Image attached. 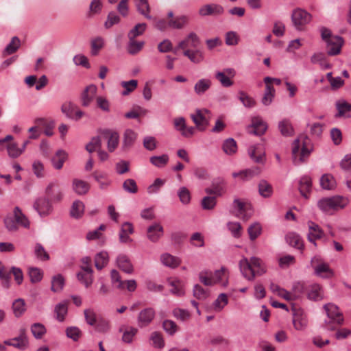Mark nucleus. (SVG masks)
I'll use <instances>...</instances> for the list:
<instances>
[{"label": "nucleus", "mask_w": 351, "mask_h": 351, "mask_svg": "<svg viewBox=\"0 0 351 351\" xmlns=\"http://www.w3.org/2000/svg\"><path fill=\"white\" fill-rule=\"evenodd\" d=\"M239 266L243 276L250 281L254 280L256 276H261L267 271L263 261L256 256L250 259L243 257L239 263Z\"/></svg>", "instance_id": "obj_1"}, {"label": "nucleus", "mask_w": 351, "mask_h": 351, "mask_svg": "<svg viewBox=\"0 0 351 351\" xmlns=\"http://www.w3.org/2000/svg\"><path fill=\"white\" fill-rule=\"evenodd\" d=\"M311 140L305 134L300 135L294 141L292 147V155L293 163L299 165L306 161L311 152Z\"/></svg>", "instance_id": "obj_2"}, {"label": "nucleus", "mask_w": 351, "mask_h": 351, "mask_svg": "<svg viewBox=\"0 0 351 351\" xmlns=\"http://www.w3.org/2000/svg\"><path fill=\"white\" fill-rule=\"evenodd\" d=\"M348 204V199L343 196L335 195L324 197L317 202L318 208L327 215H333L343 209Z\"/></svg>", "instance_id": "obj_3"}, {"label": "nucleus", "mask_w": 351, "mask_h": 351, "mask_svg": "<svg viewBox=\"0 0 351 351\" xmlns=\"http://www.w3.org/2000/svg\"><path fill=\"white\" fill-rule=\"evenodd\" d=\"M229 273L227 269L221 267L220 269L211 271H202L199 274V280L206 286L219 285L226 287L228 284Z\"/></svg>", "instance_id": "obj_4"}, {"label": "nucleus", "mask_w": 351, "mask_h": 351, "mask_svg": "<svg viewBox=\"0 0 351 351\" xmlns=\"http://www.w3.org/2000/svg\"><path fill=\"white\" fill-rule=\"evenodd\" d=\"M324 308L328 318L325 321L324 327L328 330L335 331L343 324V315L338 306L332 303L325 304Z\"/></svg>", "instance_id": "obj_5"}, {"label": "nucleus", "mask_w": 351, "mask_h": 351, "mask_svg": "<svg viewBox=\"0 0 351 351\" xmlns=\"http://www.w3.org/2000/svg\"><path fill=\"white\" fill-rule=\"evenodd\" d=\"M321 36L326 43L327 52L329 56H336L340 53L343 44L341 37L332 35L330 30L326 27L321 29Z\"/></svg>", "instance_id": "obj_6"}, {"label": "nucleus", "mask_w": 351, "mask_h": 351, "mask_svg": "<svg viewBox=\"0 0 351 351\" xmlns=\"http://www.w3.org/2000/svg\"><path fill=\"white\" fill-rule=\"evenodd\" d=\"M311 266L313 269L315 274L317 276L324 278H329L333 276V271L319 256H315L312 258Z\"/></svg>", "instance_id": "obj_7"}, {"label": "nucleus", "mask_w": 351, "mask_h": 351, "mask_svg": "<svg viewBox=\"0 0 351 351\" xmlns=\"http://www.w3.org/2000/svg\"><path fill=\"white\" fill-rule=\"evenodd\" d=\"M190 117L196 128L199 131H204L209 124L210 112L207 109H197Z\"/></svg>", "instance_id": "obj_8"}, {"label": "nucleus", "mask_w": 351, "mask_h": 351, "mask_svg": "<svg viewBox=\"0 0 351 351\" xmlns=\"http://www.w3.org/2000/svg\"><path fill=\"white\" fill-rule=\"evenodd\" d=\"M292 324L293 328L298 331H304L307 328L308 320L304 310L295 306L292 308Z\"/></svg>", "instance_id": "obj_9"}, {"label": "nucleus", "mask_w": 351, "mask_h": 351, "mask_svg": "<svg viewBox=\"0 0 351 351\" xmlns=\"http://www.w3.org/2000/svg\"><path fill=\"white\" fill-rule=\"evenodd\" d=\"M4 344L12 346L20 350H25L29 347V339L27 335V330L25 328L19 329V335L10 339L4 341Z\"/></svg>", "instance_id": "obj_10"}, {"label": "nucleus", "mask_w": 351, "mask_h": 351, "mask_svg": "<svg viewBox=\"0 0 351 351\" xmlns=\"http://www.w3.org/2000/svg\"><path fill=\"white\" fill-rule=\"evenodd\" d=\"M233 204L234 214L237 217L243 220H247L252 216V206L249 202L237 199Z\"/></svg>", "instance_id": "obj_11"}, {"label": "nucleus", "mask_w": 351, "mask_h": 351, "mask_svg": "<svg viewBox=\"0 0 351 351\" xmlns=\"http://www.w3.org/2000/svg\"><path fill=\"white\" fill-rule=\"evenodd\" d=\"M200 43L198 36L195 32H191L184 40L179 42L178 46L174 49L173 53H176L179 49L191 50L197 48Z\"/></svg>", "instance_id": "obj_12"}, {"label": "nucleus", "mask_w": 351, "mask_h": 351, "mask_svg": "<svg viewBox=\"0 0 351 351\" xmlns=\"http://www.w3.org/2000/svg\"><path fill=\"white\" fill-rule=\"evenodd\" d=\"M311 20V15L302 9H296L292 14V21L294 26L298 30H302L303 27Z\"/></svg>", "instance_id": "obj_13"}, {"label": "nucleus", "mask_w": 351, "mask_h": 351, "mask_svg": "<svg viewBox=\"0 0 351 351\" xmlns=\"http://www.w3.org/2000/svg\"><path fill=\"white\" fill-rule=\"evenodd\" d=\"M236 75V71L232 68H226L221 71L215 73V77L223 87H230L234 82L232 78Z\"/></svg>", "instance_id": "obj_14"}, {"label": "nucleus", "mask_w": 351, "mask_h": 351, "mask_svg": "<svg viewBox=\"0 0 351 351\" xmlns=\"http://www.w3.org/2000/svg\"><path fill=\"white\" fill-rule=\"evenodd\" d=\"M173 123L175 129L178 131L181 135L185 138H190L195 134V128L192 126H187L186 119L182 117H176L173 120Z\"/></svg>", "instance_id": "obj_15"}, {"label": "nucleus", "mask_w": 351, "mask_h": 351, "mask_svg": "<svg viewBox=\"0 0 351 351\" xmlns=\"http://www.w3.org/2000/svg\"><path fill=\"white\" fill-rule=\"evenodd\" d=\"M12 139L13 137L11 135L0 139V150H3L6 147L8 155L12 158H17L23 153V150L18 147L16 143L10 142Z\"/></svg>", "instance_id": "obj_16"}, {"label": "nucleus", "mask_w": 351, "mask_h": 351, "mask_svg": "<svg viewBox=\"0 0 351 351\" xmlns=\"http://www.w3.org/2000/svg\"><path fill=\"white\" fill-rule=\"evenodd\" d=\"M156 315L154 309L147 307L141 310L137 317V324L140 328L149 326L154 320Z\"/></svg>", "instance_id": "obj_17"}, {"label": "nucleus", "mask_w": 351, "mask_h": 351, "mask_svg": "<svg viewBox=\"0 0 351 351\" xmlns=\"http://www.w3.org/2000/svg\"><path fill=\"white\" fill-rule=\"evenodd\" d=\"M34 208L40 217H46L52 212V205L48 198L40 197L34 204Z\"/></svg>", "instance_id": "obj_18"}, {"label": "nucleus", "mask_w": 351, "mask_h": 351, "mask_svg": "<svg viewBox=\"0 0 351 351\" xmlns=\"http://www.w3.org/2000/svg\"><path fill=\"white\" fill-rule=\"evenodd\" d=\"M169 27L172 29H183L189 22V17L186 15L174 16L173 12H168Z\"/></svg>", "instance_id": "obj_19"}, {"label": "nucleus", "mask_w": 351, "mask_h": 351, "mask_svg": "<svg viewBox=\"0 0 351 351\" xmlns=\"http://www.w3.org/2000/svg\"><path fill=\"white\" fill-rule=\"evenodd\" d=\"M101 136L108 141V149L112 152L117 147L119 136L117 132L105 130L101 133Z\"/></svg>", "instance_id": "obj_20"}, {"label": "nucleus", "mask_w": 351, "mask_h": 351, "mask_svg": "<svg viewBox=\"0 0 351 351\" xmlns=\"http://www.w3.org/2000/svg\"><path fill=\"white\" fill-rule=\"evenodd\" d=\"M308 240L309 242L314 244L315 246L317 245L315 241L317 239H320L324 236V232L322 228L315 223L313 221L308 222Z\"/></svg>", "instance_id": "obj_21"}, {"label": "nucleus", "mask_w": 351, "mask_h": 351, "mask_svg": "<svg viewBox=\"0 0 351 351\" xmlns=\"http://www.w3.org/2000/svg\"><path fill=\"white\" fill-rule=\"evenodd\" d=\"M267 129V125L261 117H256L252 119V125L249 132L255 135L263 134Z\"/></svg>", "instance_id": "obj_22"}, {"label": "nucleus", "mask_w": 351, "mask_h": 351, "mask_svg": "<svg viewBox=\"0 0 351 351\" xmlns=\"http://www.w3.org/2000/svg\"><path fill=\"white\" fill-rule=\"evenodd\" d=\"M223 12V8L220 5L217 4H206L202 6L198 11V13L202 16L210 15H219Z\"/></svg>", "instance_id": "obj_23"}, {"label": "nucleus", "mask_w": 351, "mask_h": 351, "mask_svg": "<svg viewBox=\"0 0 351 351\" xmlns=\"http://www.w3.org/2000/svg\"><path fill=\"white\" fill-rule=\"evenodd\" d=\"M97 86L93 84H90L85 88L81 96L83 106L86 107L90 105L97 93Z\"/></svg>", "instance_id": "obj_24"}, {"label": "nucleus", "mask_w": 351, "mask_h": 351, "mask_svg": "<svg viewBox=\"0 0 351 351\" xmlns=\"http://www.w3.org/2000/svg\"><path fill=\"white\" fill-rule=\"evenodd\" d=\"M46 195L53 201L59 202L62 198V193L60 189L59 185L55 182H51L47 186L45 190Z\"/></svg>", "instance_id": "obj_25"}, {"label": "nucleus", "mask_w": 351, "mask_h": 351, "mask_svg": "<svg viewBox=\"0 0 351 351\" xmlns=\"http://www.w3.org/2000/svg\"><path fill=\"white\" fill-rule=\"evenodd\" d=\"M307 297L311 300L318 301L324 298L323 289L319 284H313L307 289Z\"/></svg>", "instance_id": "obj_26"}, {"label": "nucleus", "mask_w": 351, "mask_h": 351, "mask_svg": "<svg viewBox=\"0 0 351 351\" xmlns=\"http://www.w3.org/2000/svg\"><path fill=\"white\" fill-rule=\"evenodd\" d=\"M163 234V228L159 223H155L147 228V236L152 242H156Z\"/></svg>", "instance_id": "obj_27"}, {"label": "nucleus", "mask_w": 351, "mask_h": 351, "mask_svg": "<svg viewBox=\"0 0 351 351\" xmlns=\"http://www.w3.org/2000/svg\"><path fill=\"white\" fill-rule=\"evenodd\" d=\"M134 232L133 226L129 222L122 224L119 232V241L121 243H129L132 241L130 235Z\"/></svg>", "instance_id": "obj_28"}, {"label": "nucleus", "mask_w": 351, "mask_h": 351, "mask_svg": "<svg viewBox=\"0 0 351 351\" xmlns=\"http://www.w3.org/2000/svg\"><path fill=\"white\" fill-rule=\"evenodd\" d=\"M137 11L147 19H152L150 15L151 8L148 0H134Z\"/></svg>", "instance_id": "obj_29"}, {"label": "nucleus", "mask_w": 351, "mask_h": 351, "mask_svg": "<svg viewBox=\"0 0 351 351\" xmlns=\"http://www.w3.org/2000/svg\"><path fill=\"white\" fill-rule=\"evenodd\" d=\"M120 331L123 332L122 341L127 343H132L138 333V329L132 326H122Z\"/></svg>", "instance_id": "obj_30"}, {"label": "nucleus", "mask_w": 351, "mask_h": 351, "mask_svg": "<svg viewBox=\"0 0 351 351\" xmlns=\"http://www.w3.org/2000/svg\"><path fill=\"white\" fill-rule=\"evenodd\" d=\"M13 215L14 216L18 227L21 226L25 228H29V221L19 207L16 206L14 208Z\"/></svg>", "instance_id": "obj_31"}, {"label": "nucleus", "mask_w": 351, "mask_h": 351, "mask_svg": "<svg viewBox=\"0 0 351 351\" xmlns=\"http://www.w3.org/2000/svg\"><path fill=\"white\" fill-rule=\"evenodd\" d=\"M160 261L163 265L171 268H176L181 263V260L179 258L168 253L162 254Z\"/></svg>", "instance_id": "obj_32"}, {"label": "nucleus", "mask_w": 351, "mask_h": 351, "mask_svg": "<svg viewBox=\"0 0 351 351\" xmlns=\"http://www.w3.org/2000/svg\"><path fill=\"white\" fill-rule=\"evenodd\" d=\"M307 289H308L306 288L305 284L304 282H295L293 285L291 291H290L291 301L300 298L303 295L304 292L306 291H307Z\"/></svg>", "instance_id": "obj_33"}, {"label": "nucleus", "mask_w": 351, "mask_h": 351, "mask_svg": "<svg viewBox=\"0 0 351 351\" xmlns=\"http://www.w3.org/2000/svg\"><path fill=\"white\" fill-rule=\"evenodd\" d=\"M117 263L118 267L124 272L131 274L133 271V266L127 256L123 254L119 255L117 257Z\"/></svg>", "instance_id": "obj_34"}, {"label": "nucleus", "mask_w": 351, "mask_h": 351, "mask_svg": "<svg viewBox=\"0 0 351 351\" xmlns=\"http://www.w3.org/2000/svg\"><path fill=\"white\" fill-rule=\"evenodd\" d=\"M286 239L287 243L292 247L298 248L300 250H304V243L301 237L295 233V232H289L287 237Z\"/></svg>", "instance_id": "obj_35"}, {"label": "nucleus", "mask_w": 351, "mask_h": 351, "mask_svg": "<svg viewBox=\"0 0 351 351\" xmlns=\"http://www.w3.org/2000/svg\"><path fill=\"white\" fill-rule=\"evenodd\" d=\"M168 282L170 286H171L172 289H171V292L177 296H182L184 293V285L181 280L178 278H169Z\"/></svg>", "instance_id": "obj_36"}, {"label": "nucleus", "mask_w": 351, "mask_h": 351, "mask_svg": "<svg viewBox=\"0 0 351 351\" xmlns=\"http://www.w3.org/2000/svg\"><path fill=\"white\" fill-rule=\"evenodd\" d=\"M249 155L256 162L261 163L264 160V152L259 145L250 147L249 149Z\"/></svg>", "instance_id": "obj_37"}, {"label": "nucleus", "mask_w": 351, "mask_h": 351, "mask_svg": "<svg viewBox=\"0 0 351 351\" xmlns=\"http://www.w3.org/2000/svg\"><path fill=\"white\" fill-rule=\"evenodd\" d=\"M73 189L78 195H84L90 189V184L84 180L74 179L73 181Z\"/></svg>", "instance_id": "obj_38"}, {"label": "nucleus", "mask_w": 351, "mask_h": 351, "mask_svg": "<svg viewBox=\"0 0 351 351\" xmlns=\"http://www.w3.org/2000/svg\"><path fill=\"white\" fill-rule=\"evenodd\" d=\"M260 170L258 168L249 169L241 171L240 172H234L232 173L234 178L239 177L243 180H248L254 176L258 175Z\"/></svg>", "instance_id": "obj_39"}, {"label": "nucleus", "mask_w": 351, "mask_h": 351, "mask_svg": "<svg viewBox=\"0 0 351 351\" xmlns=\"http://www.w3.org/2000/svg\"><path fill=\"white\" fill-rule=\"evenodd\" d=\"M311 189V180L308 176H304L300 181L299 190L301 195L305 198H308V194L310 193Z\"/></svg>", "instance_id": "obj_40"}, {"label": "nucleus", "mask_w": 351, "mask_h": 351, "mask_svg": "<svg viewBox=\"0 0 351 351\" xmlns=\"http://www.w3.org/2000/svg\"><path fill=\"white\" fill-rule=\"evenodd\" d=\"M68 311V302L64 301L55 306L54 312L56 319L59 322H63Z\"/></svg>", "instance_id": "obj_41"}, {"label": "nucleus", "mask_w": 351, "mask_h": 351, "mask_svg": "<svg viewBox=\"0 0 351 351\" xmlns=\"http://www.w3.org/2000/svg\"><path fill=\"white\" fill-rule=\"evenodd\" d=\"M67 154L63 150H59L56 156L52 158V163L55 169H60L63 167L64 162L67 159Z\"/></svg>", "instance_id": "obj_42"}, {"label": "nucleus", "mask_w": 351, "mask_h": 351, "mask_svg": "<svg viewBox=\"0 0 351 351\" xmlns=\"http://www.w3.org/2000/svg\"><path fill=\"white\" fill-rule=\"evenodd\" d=\"M82 271L78 273V276L82 278L84 275H88L90 277V274L93 272L91 268V258L88 256L84 257L82 259Z\"/></svg>", "instance_id": "obj_43"}, {"label": "nucleus", "mask_w": 351, "mask_h": 351, "mask_svg": "<svg viewBox=\"0 0 351 351\" xmlns=\"http://www.w3.org/2000/svg\"><path fill=\"white\" fill-rule=\"evenodd\" d=\"M222 149L227 155H233L237 151V145L233 138H228L225 140L222 145Z\"/></svg>", "instance_id": "obj_44"}, {"label": "nucleus", "mask_w": 351, "mask_h": 351, "mask_svg": "<svg viewBox=\"0 0 351 351\" xmlns=\"http://www.w3.org/2000/svg\"><path fill=\"white\" fill-rule=\"evenodd\" d=\"M108 263V254L106 252H101L95 257V265L98 270L102 269Z\"/></svg>", "instance_id": "obj_45"}, {"label": "nucleus", "mask_w": 351, "mask_h": 351, "mask_svg": "<svg viewBox=\"0 0 351 351\" xmlns=\"http://www.w3.org/2000/svg\"><path fill=\"white\" fill-rule=\"evenodd\" d=\"M278 129L282 135L289 136L293 134V129L289 119H285L279 122Z\"/></svg>", "instance_id": "obj_46"}, {"label": "nucleus", "mask_w": 351, "mask_h": 351, "mask_svg": "<svg viewBox=\"0 0 351 351\" xmlns=\"http://www.w3.org/2000/svg\"><path fill=\"white\" fill-rule=\"evenodd\" d=\"M228 303V295L226 293H221L213 302V309L216 312H220Z\"/></svg>", "instance_id": "obj_47"}, {"label": "nucleus", "mask_w": 351, "mask_h": 351, "mask_svg": "<svg viewBox=\"0 0 351 351\" xmlns=\"http://www.w3.org/2000/svg\"><path fill=\"white\" fill-rule=\"evenodd\" d=\"M84 205L80 200L75 201L71 208V215L74 218H80L84 213Z\"/></svg>", "instance_id": "obj_48"}, {"label": "nucleus", "mask_w": 351, "mask_h": 351, "mask_svg": "<svg viewBox=\"0 0 351 351\" xmlns=\"http://www.w3.org/2000/svg\"><path fill=\"white\" fill-rule=\"evenodd\" d=\"M183 54L194 63H199L203 60L202 53L197 49L184 50Z\"/></svg>", "instance_id": "obj_49"}, {"label": "nucleus", "mask_w": 351, "mask_h": 351, "mask_svg": "<svg viewBox=\"0 0 351 351\" xmlns=\"http://www.w3.org/2000/svg\"><path fill=\"white\" fill-rule=\"evenodd\" d=\"M0 279L2 280V286L6 289L10 287V271L0 261Z\"/></svg>", "instance_id": "obj_50"}, {"label": "nucleus", "mask_w": 351, "mask_h": 351, "mask_svg": "<svg viewBox=\"0 0 351 351\" xmlns=\"http://www.w3.org/2000/svg\"><path fill=\"white\" fill-rule=\"evenodd\" d=\"M320 184L324 189L330 190L335 188L336 182L330 174H325L320 179Z\"/></svg>", "instance_id": "obj_51"}, {"label": "nucleus", "mask_w": 351, "mask_h": 351, "mask_svg": "<svg viewBox=\"0 0 351 351\" xmlns=\"http://www.w3.org/2000/svg\"><path fill=\"white\" fill-rule=\"evenodd\" d=\"M210 86V80L208 79H202L195 84L194 90L197 95H202L208 90Z\"/></svg>", "instance_id": "obj_52"}, {"label": "nucleus", "mask_w": 351, "mask_h": 351, "mask_svg": "<svg viewBox=\"0 0 351 351\" xmlns=\"http://www.w3.org/2000/svg\"><path fill=\"white\" fill-rule=\"evenodd\" d=\"M12 309L16 317H20L26 311L25 302L23 299H16L13 302Z\"/></svg>", "instance_id": "obj_53"}, {"label": "nucleus", "mask_w": 351, "mask_h": 351, "mask_svg": "<svg viewBox=\"0 0 351 351\" xmlns=\"http://www.w3.org/2000/svg\"><path fill=\"white\" fill-rule=\"evenodd\" d=\"M21 46V40L17 36H14L5 47L3 55H10L15 53Z\"/></svg>", "instance_id": "obj_54"}, {"label": "nucleus", "mask_w": 351, "mask_h": 351, "mask_svg": "<svg viewBox=\"0 0 351 351\" xmlns=\"http://www.w3.org/2000/svg\"><path fill=\"white\" fill-rule=\"evenodd\" d=\"M205 192L207 195L217 197L221 196L225 193V189L221 184H213L210 188H206Z\"/></svg>", "instance_id": "obj_55"}, {"label": "nucleus", "mask_w": 351, "mask_h": 351, "mask_svg": "<svg viewBox=\"0 0 351 351\" xmlns=\"http://www.w3.org/2000/svg\"><path fill=\"white\" fill-rule=\"evenodd\" d=\"M270 290L277 294L278 296L284 298L287 301H291L290 291L285 290L283 288L280 287L278 285L274 283H271L270 285Z\"/></svg>", "instance_id": "obj_56"}, {"label": "nucleus", "mask_w": 351, "mask_h": 351, "mask_svg": "<svg viewBox=\"0 0 351 351\" xmlns=\"http://www.w3.org/2000/svg\"><path fill=\"white\" fill-rule=\"evenodd\" d=\"M121 86L124 88L122 95L126 96L132 93L137 88L138 81L136 80L123 81L121 82Z\"/></svg>", "instance_id": "obj_57"}, {"label": "nucleus", "mask_w": 351, "mask_h": 351, "mask_svg": "<svg viewBox=\"0 0 351 351\" xmlns=\"http://www.w3.org/2000/svg\"><path fill=\"white\" fill-rule=\"evenodd\" d=\"M258 192L264 197H269L273 193V189L270 184L265 180H261L258 184Z\"/></svg>", "instance_id": "obj_58"}, {"label": "nucleus", "mask_w": 351, "mask_h": 351, "mask_svg": "<svg viewBox=\"0 0 351 351\" xmlns=\"http://www.w3.org/2000/svg\"><path fill=\"white\" fill-rule=\"evenodd\" d=\"M275 95V89L274 86H265V90L262 98V103L265 106H269L271 104Z\"/></svg>", "instance_id": "obj_59"}, {"label": "nucleus", "mask_w": 351, "mask_h": 351, "mask_svg": "<svg viewBox=\"0 0 351 351\" xmlns=\"http://www.w3.org/2000/svg\"><path fill=\"white\" fill-rule=\"evenodd\" d=\"M35 123L38 126L44 128V133L47 136H51L53 135V123H49L44 119H40V118L36 119Z\"/></svg>", "instance_id": "obj_60"}, {"label": "nucleus", "mask_w": 351, "mask_h": 351, "mask_svg": "<svg viewBox=\"0 0 351 351\" xmlns=\"http://www.w3.org/2000/svg\"><path fill=\"white\" fill-rule=\"evenodd\" d=\"M217 204V199L215 196L208 195L201 201V206L204 210H213Z\"/></svg>", "instance_id": "obj_61"}, {"label": "nucleus", "mask_w": 351, "mask_h": 351, "mask_svg": "<svg viewBox=\"0 0 351 351\" xmlns=\"http://www.w3.org/2000/svg\"><path fill=\"white\" fill-rule=\"evenodd\" d=\"M143 45V42H138L135 38H129L128 52L132 55L136 54L142 49Z\"/></svg>", "instance_id": "obj_62"}, {"label": "nucleus", "mask_w": 351, "mask_h": 351, "mask_svg": "<svg viewBox=\"0 0 351 351\" xmlns=\"http://www.w3.org/2000/svg\"><path fill=\"white\" fill-rule=\"evenodd\" d=\"M101 147V141L99 136L92 138L90 141L86 145V149L89 153L98 151Z\"/></svg>", "instance_id": "obj_63"}, {"label": "nucleus", "mask_w": 351, "mask_h": 351, "mask_svg": "<svg viewBox=\"0 0 351 351\" xmlns=\"http://www.w3.org/2000/svg\"><path fill=\"white\" fill-rule=\"evenodd\" d=\"M336 107L338 110L337 117L346 116V113L351 110V104L345 101H337Z\"/></svg>", "instance_id": "obj_64"}]
</instances>
